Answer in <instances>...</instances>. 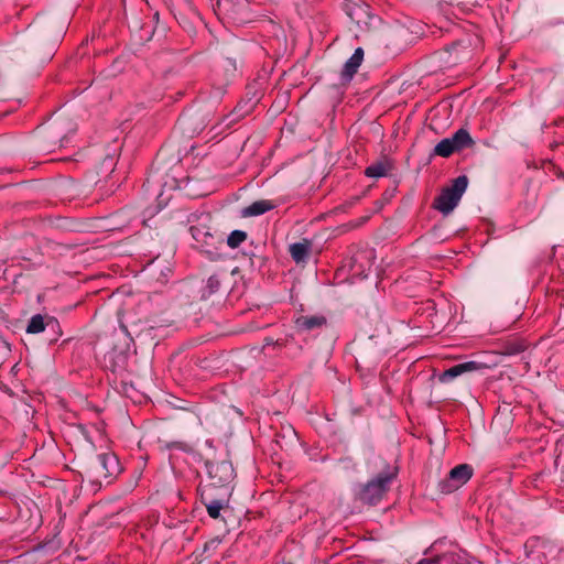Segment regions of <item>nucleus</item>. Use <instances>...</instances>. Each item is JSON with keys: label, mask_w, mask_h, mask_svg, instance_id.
<instances>
[{"label": "nucleus", "mask_w": 564, "mask_h": 564, "mask_svg": "<svg viewBox=\"0 0 564 564\" xmlns=\"http://www.w3.org/2000/svg\"><path fill=\"white\" fill-rule=\"evenodd\" d=\"M39 523H40V518L35 521V523H34V524H35V525H39Z\"/></svg>", "instance_id": "28"}, {"label": "nucleus", "mask_w": 564, "mask_h": 564, "mask_svg": "<svg viewBox=\"0 0 564 564\" xmlns=\"http://www.w3.org/2000/svg\"><path fill=\"white\" fill-rule=\"evenodd\" d=\"M292 338H280V339H276L274 340L273 338H270V337H267L264 339V345L263 347L267 348V347H270V346H276L279 348H282V347H286L289 345V341L291 340Z\"/></svg>", "instance_id": "24"}, {"label": "nucleus", "mask_w": 564, "mask_h": 564, "mask_svg": "<svg viewBox=\"0 0 564 564\" xmlns=\"http://www.w3.org/2000/svg\"><path fill=\"white\" fill-rule=\"evenodd\" d=\"M360 65H361V63L359 61L355 59V57H352V55H351L343 67L341 78L347 82L350 80L354 77V75L357 73Z\"/></svg>", "instance_id": "17"}, {"label": "nucleus", "mask_w": 564, "mask_h": 564, "mask_svg": "<svg viewBox=\"0 0 564 564\" xmlns=\"http://www.w3.org/2000/svg\"><path fill=\"white\" fill-rule=\"evenodd\" d=\"M473 476V467L467 464H460L451 469L448 476L438 482V489L442 494H451L464 486Z\"/></svg>", "instance_id": "7"}, {"label": "nucleus", "mask_w": 564, "mask_h": 564, "mask_svg": "<svg viewBox=\"0 0 564 564\" xmlns=\"http://www.w3.org/2000/svg\"><path fill=\"white\" fill-rule=\"evenodd\" d=\"M467 185L468 178L466 175L456 177L451 186L442 189L440 195L434 199L433 207L443 215L451 214L458 205Z\"/></svg>", "instance_id": "2"}, {"label": "nucleus", "mask_w": 564, "mask_h": 564, "mask_svg": "<svg viewBox=\"0 0 564 564\" xmlns=\"http://www.w3.org/2000/svg\"><path fill=\"white\" fill-rule=\"evenodd\" d=\"M247 239V232L242 230H234L227 238L230 248L239 247Z\"/></svg>", "instance_id": "21"}, {"label": "nucleus", "mask_w": 564, "mask_h": 564, "mask_svg": "<svg viewBox=\"0 0 564 564\" xmlns=\"http://www.w3.org/2000/svg\"><path fill=\"white\" fill-rule=\"evenodd\" d=\"M352 57H355V59L359 61L360 63H362V59H364V50L361 47H357L355 50V52L352 53Z\"/></svg>", "instance_id": "26"}, {"label": "nucleus", "mask_w": 564, "mask_h": 564, "mask_svg": "<svg viewBox=\"0 0 564 564\" xmlns=\"http://www.w3.org/2000/svg\"><path fill=\"white\" fill-rule=\"evenodd\" d=\"M434 562L430 558H422L416 564H433Z\"/></svg>", "instance_id": "27"}, {"label": "nucleus", "mask_w": 564, "mask_h": 564, "mask_svg": "<svg viewBox=\"0 0 564 564\" xmlns=\"http://www.w3.org/2000/svg\"><path fill=\"white\" fill-rule=\"evenodd\" d=\"M373 258V252L371 250L356 252L349 260L351 276L360 279L367 278L372 268Z\"/></svg>", "instance_id": "8"}, {"label": "nucleus", "mask_w": 564, "mask_h": 564, "mask_svg": "<svg viewBox=\"0 0 564 564\" xmlns=\"http://www.w3.org/2000/svg\"><path fill=\"white\" fill-rule=\"evenodd\" d=\"M294 324L300 332H311L324 327L327 324V318L324 315H301L295 318Z\"/></svg>", "instance_id": "10"}, {"label": "nucleus", "mask_w": 564, "mask_h": 564, "mask_svg": "<svg viewBox=\"0 0 564 564\" xmlns=\"http://www.w3.org/2000/svg\"><path fill=\"white\" fill-rule=\"evenodd\" d=\"M229 490L226 491L224 496L220 498L214 497H203V503L206 507L207 513L213 519H218L220 516V510L228 506L229 503Z\"/></svg>", "instance_id": "11"}, {"label": "nucleus", "mask_w": 564, "mask_h": 564, "mask_svg": "<svg viewBox=\"0 0 564 564\" xmlns=\"http://www.w3.org/2000/svg\"><path fill=\"white\" fill-rule=\"evenodd\" d=\"M206 469L208 477L212 481V486L214 487H224L226 491L228 490V485L235 478V470L232 464L228 460L221 462H206Z\"/></svg>", "instance_id": "6"}, {"label": "nucleus", "mask_w": 564, "mask_h": 564, "mask_svg": "<svg viewBox=\"0 0 564 564\" xmlns=\"http://www.w3.org/2000/svg\"><path fill=\"white\" fill-rule=\"evenodd\" d=\"M254 0H218L217 7L223 11L235 24L245 25L254 20V14L249 6Z\"/></svg>", "instance_id": "4"}, {"label": "nucleus", "mask_w": 564, "mask_h": 564, "mask_svg": "<svg viewBox=\"0 0 564 564\" xmlns=\"http://www.w3.org/2000/svg\"><path fill=\"white\" fill-rule=\"evenodd\" d=\"M527 348V345L523 341H512L508 343L503 348V354L512 356L518 355L522 351H524Z\"/></svg>", "instance_id": "22"}, {"label": "nucleus", "mask_w": 564, "mask_h": 564, "mask_svg": "<svg viewBox=\"0 0 564 564\" xmlns=\"http://www.w3.org/2000/svg\"><path fill=\"white\" fill-rule=\"evenodd\" d=\"M276 207V204L270 199L256 200L241 212L243 217H256L263 215Z\"/></svg>", "instance_id": "12"}, {"label": "nucleus", "mask_w": 564, "mask_h": 564, "mask_svg": "<svg viewBox=\"0 0 564 564\" xmlns=\"http://www.w3.org/2000/svg\"><path fill=\"white\" fill-rule=\"evenodd\" d=\"M395 476V473L379 474L361 488L359 500L370 506L377 505L389 490L390 484Z\"/></svg>", "instance_id": "3"}, {"label": "nucleus", "mask_w": 564, "mask_h": 564, "mask_svg": "<svg viewBox=\"0 0 564 564\" xmlns=\"http://www.w3.org/2000/svg\"><path fill=\"white\" fill-rule=\"evenodd\" d=\"M258 101V97L256 95H253L252 98H250L248 101H241L237 105V107L235 108L234 110V113L237 116V117H242L245 116L246 113H248L253 107L254 105L257 104Z\"/></svg>", "instance_id": "20"}, {"label": "nucleus", "mask_w": 564, "mask_h": 564, "mask_svg": "<svg viewBox=\"0 0 564 564\" xmlns=\"http://www.w3.org/2000/svg\"><path fill=\"white\" fill-rule=\"evenodd\" d=\"M456 151H462L474 144L469 132L466 129H458L451 138Z\"/></svg>", "instance_id": "14"}, {"label": "nucleus", "mask_w": 564, "mask_h": 564, "mask_svg": "<svg viewBox=\"0 0 564 564\" xmlns=\"http://www.w3.org/2000/svg\"><path fill=\"white\" fill-rule=\"evenodd\" d=\"M311 247L312 243L307 239L292 243L290 246V254L296 263L304 262L310 256Z\"/></svg>", "instance_id": "13"}, {"label": "nucleus", "mask_w": 564, "mask_h": 564, "mask_svg": "<svg viewBox=\"0 0 564 564\" xmlns=\"http://www.w3.org/2000/svg\"><path fill=\"white\" fill-rule=\"evenodd\" d=\"M221 286V278L218 274L210 275L207 281L206 285L204 286L202 291V299H208L215 293L219 291Z\"/></svg>", "instance_id": "15"}, {"label": "nucleus", "mask_w": 564, "mask_h": 564, "mask_svg": "<svg viewBox=\"0 0 564 564\" xmlns=\"http://www.w3.org/2000/svg\"><path fill=\"white\" fill-rule=\"evenodd\" d=\"M454 152H456V150L451 138H445L435 145L433 154L442 158H448Z\"/></svg>", "instance_id": "16"}, {"label": "nucleus", "mask_w": 564, "mask_h": 564, "mask_svg": "<svg viewBox=\"0 0 564 564\" xmlns=\"http://www.w3.org/2000/svg\"><path fill=\"white\" fill-rule=\"evenodd\" d=\"M221 543V540L219 538H214L205 543L204 550L205 551H215L219 544Z\"/></svg>", "instance_id": "25"}, {"label": "nucleus", "mask_w": 564, "mask_h": 564, "mask_svg": "<svg viewBox=\"0 0 564 564\" xmlns=\"http://www.w3.org/2000/svg\"><path fill=\"white\" fill-rule=\"evenodd\" d=\"M365 174L368 177H382L388 174V166L383 162H377L366 167Z\"/></svg>", "instance_id": "18"}, {"label": "nucleus", "mask_w": 564, "mask_h": 564, "mask_svg": "<svg viewBox=\"0 0 564 564\" xmlns=\"http://www.w3.org/2000/svg\"><path fill=\"white\" fill-rule=\"evenodd\" d=\"M343 10L360 31L369 30L379 18L370 12V7L361 1L345 0Z\"/></svg>", "instance_id": "5"}, {"label": "nucleus", "mask_w": 564, "mask_h": 564, "mask_svg": "<svg viewBox=\"0 0 564 564\" xmlns=\"http://www.w3.org/2000/svg\"><path fill=\"white\" fill-rule=\"evenodd\" d=\"M121 471L118 457L111 452L97 454L86 467V476L95 484L101 486L104 481L110 482Z\"/></svg>", "instance_id": "1"}, {"label": "nucleus", "mask_w": 564, "mask_h": 564, "mask_svg": "<svg viewBox=\"0 0 564 564\" xmlns=\"http://www.w3.org/2000/svg\"><path fill=\"white\" fill-rule=\"evenodd\" d=\"M166 447L170 449V451H182V452H185V453H193L194 452V446L189 443H186V442H182V441H174V442H171L166 445Z\"/></svg>", "instance_id": "23"}, {"label": "nucleus", "mask_w": 564, "mask_h": 564, "mask_svg": "<svg viewBox=\"0 0 564 564\" xmlns=\"http://www.w3.org/2000/svg\"><path fill=\"white\" fill-rule=\"evenodd\" d=\"M45 329V323L42 315L36 314L31 317L29 325L26 327V332L29 334H39Z\"/></svg>", "instance_id": "19"}, {"label": "nucleus", "mask_w": 564, "mask_h": 564, "mask_svg": "<svg viewBox=\"0 0 564 564\" xmlns=\"http://www.w3.org/2000/svg\"><path fill=\"white\" fill-rule=\"evenodd\" d=\"M482 367H484V365L480 362H477V361H466V362L457 364V365L446 369L440 376V380L442 382H448L465 372L475 371V370L481 369Z\"/></svg>", "instance_id": "9"}]
</instances>
